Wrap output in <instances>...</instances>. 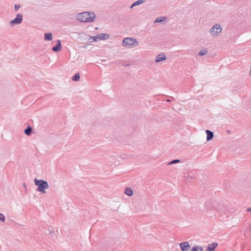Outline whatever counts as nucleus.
Masks as SVG:
<instances>
[{"label":"nucleus","instance_id":"1","mask_svg":"<svg viewBox=\"0 0 251 251\" xmlns=\"http://www.w3.org/2000/svg\"><path fill=\"white\" fill-rule=\"evenodd\" d=\"M76 19L82 23H92L94 22L96 15L93 12H83L77 14Z\"/></svg>","mask_w":251,"mask_h":251},{"label":"nucleus","instance_id":"2","mask_svg":"<svg viewBox=\"0 0 251 251\" xmlns=\"http://www.w3.org/2000/svg\"><path fill=\"white\" fill-rule=\"evenodd\" d=\"M122 46L126 48H133L139 45L137 40L133 37H126L122 41Z\"/></svg>","mask_w":251,"mask_h":251},{"label":"nucleus","instance_id":"3","mask_svg":"<svg viewBox=\"0 0 251 251\" xmlns=\"http://www.w3.org/2000/svg\"><path fill=\"white\" fill-rule=\"evenodd\" d=\"M34 181L35 184L38 186L36 190L38 192H41L42 194L45 193V190L48 189L49 187L48 182L43 179L39 180L37 178H35Z\"/></svg>","mask_w":251,"mask_h":251},{"label":"nucleus","instance_id":"4","mask_svg":"<svg viewBox=\"0 0 251 251\" xmlns=\"http://www.w3.org/2000/svg\"><path fill=\"white\" fill-rule=\"evenodd\" d=\"M223 27L219 24H215L209 30L211 36L214 38L220 36L222 32Z\"/></svg>","mask_w":251,"mask_h":251},{"label":"nucleus","instance_id":"5","mask_svg":"<svg viewBox=\"0 0 251 251\" xmlns=\"http://www.w3.org/2000/svg\"><path fill=\"white\" fill-rule=\"evenodd\" d=\"M110 37L108 34L106 33H100L97 34L94 36H90L89 41L90 42H98L100 40H105L108 39Z\"/></svg>","mask_w":251,"mask_h":251},{"label":"nucleus","instance_id":"6","mask_svg":"<svg viewBox=\"0 0 251 251\" xmlns=\"http://www.w3.org/2000/svg\"><path fill=\"white\" fill-rule=\"evenodd\" d=\"M212 205L214 209L219 212L225 213L226 212V206L222 203L214 202Z\"/></svg>","mask_w":251,"mask_h":251},{"label":"nucleus","instance_id":"7","mask_svg":"<svg viewBox=\"0 0 251 251\" xmlns=\"http://www.w3.org/2000/svg\"><path fill=\"white\" fill-rule=\"evenodd\" d=\"M23 17L22 14H18L14 20L10 21V25L13 26L14 25L20 24L23 21Z\"/></svg>","mask_w":251,"mask_h":251},{"label":"nucleus","instance_id":"8","mask_svg":"<svg viewBox=\"0 0 251 251\" xmlns=\"http://www.w3.org/2000/svg\"><path fill=\"white\" fill-rule=\"evenodd\" d=\"M179 246L182 251H189L191 249V246L187 241L180 243Z\"/></svg>","mask_w":251,"mask_h":251},{"label":"nucleus","instance_id":"9","mask_svg":"<svg viewBox=\"0 0 251 251\" xmlns=\"http://www.w3.org/2000/svg\"><path fill=\"white\" fill-rule=\"evenodd\" d=\"M166 59V56L165 54L161 53L157 55L155 58V62L158 63L160 61L165 60Z\"/></svg>","mask_w":251,"mask_h":251},{"label":"nucleus","instance_id":"10","mask_svg":"<svg viewBox=\"0 0 251 251\" xmlns=\"http://www.w3.org/2000/svg\"><path fill=\"white\" fill-rule=\"evenodd\" d=\"M62 48L61 42L60 40H57V44L55 46L52 48V50L55 52L59 51Z\"/></svg>","mask_w":251,"mask_h":251},{"label":"nucleus","instance_id":"11","mask_svg":"<svg viewBox=\"0 0 251 251\" xmlns=\"http://www.w3.org/2000/svg\"><path fill=\"white\" fill-rule=\"evenodd\" d=\"M218 246V244L216 243H212L210 244H209L207 248V251H213Z\"/></svg>","mask_w":251,"mask_h":251},{"label":"nucleus","instance_id":"12","mask_svg":"<svg viewBox=\"0 0 251 251\" xmlns=\"http://www.w3.org/2000/svg\"><path fill=\"white\" fill-rule=\"evenodd\" d=\"M206 133L207 135V137H206L207 141L211 140L213 137V136H214L213 133L211 131H210L209 130H206Z\"/></svg>","mask_w":251,"mask_h":251},{"label":"nucleus","instance_id":"13","mask_svg":"<svg viewBox=\"0 0 251 251\" xmlns=\"http://www.w3.org/2000/svg\"><path fill=\"white\" fill-rule=\"evenodd\" d=\"M45 41H51L52 40V34L51 33H46L44 35Z\"/></svg>","mask_w":251,"mask_h":251},{"label":"nucleus","instance_id":"14","mask_svg":"<svg viewBox=\"0 0 251 251\" xmlns=\"http://www.w3.org/2000/svg\"><path fill=\"white\" fill-rule=\"evenodd\" d=\"M125 193L128 196H131L133 195V192L130 188L126 187L125 190Z\"/></svg>","mask_w":251,"mask_h":251},{"label":"nucleus","instance_id":"15","mask_svg":"<svg viewBox=\"0 0 251 251\" xmlns=\"http://www.w3.org/2000/svg\"><path fill=\"white\" fill-rule=\"evenodd\" d=\"M191 251H203V249L202 246H195L192 248Z\"/></svg>","mask_w":251,"mask_h":251},{"label":"nucleus","instance_id":"16","mask_svg":"<svg viewBox=\"0 0 251 251\" xmlns=\"http://www.w3.org/2000/svg\"><path fill=\"white\" fill-rule=\"evenodd\" d=\"M146 0H138L134 2L130 6V8H132L133 7L141 4L143 3H144L145 1Z\"/></svg>","mask_w":251,"mask_h":251},{"label":"nucleus","instance_id":"17","mask_svg":"<svg viewBox=\"0 0 251 251\" xmlns=\"http://www.w3.org/2000/svg\"><path fill=\"white\" fill-rule=\"evenodd\" d=\"M32 129L31 127L28 126L24 130V133L26 135H30L32 133Z\"/></svg>","mask_w":251,"mask_h":251},{"label":"nucleus","instance_id":"18","mask_svg":"<svg viewBox=\"0 0 251 251\" xmlns=\"http://www.w3.org/2000/svg\"><path fill=\"white\" fill-rule=\"evenodd\" d=\"M251 232V224L247 226L245 230L244 234L245 236H247L248 234Z\"/></svg>","mask_w":251,"mask_h":251},{"label":"nucleus","instance_id":"19","mask_svg":"<svg viewBox=\"0 0 251 251\" xmlns=\"http://www.w3.org/2000/svg\"><path fill=\"white\" fill-rule=\"evenodd\" d=\"M72 80L74 81H78L80 80V74L78 73H76L72 77Z\"/></svg>","mask_w":251,"mask_h":251},{"label":"nucleus","instance_id":"20","mask_svg":"<svg viewBox=\"0 0 251 251\" xmlns=\"http://www.w3.org/2000/svg\"><path fill=\"white\" fill-rule=\"evenodd\" d=\"M165 17H157L156 20L154 21V23H161L164 21L166 20Z\"/></svg>","mask_w":251,"mask_h":251},{"label":"nucleus","instance_id":"21","mask_svg":"<svg viewBox=\"0 0 251 251\" xmlns=\"http://www.w3.org/2000/svg\"><path fill=\"white\" fill-rule=\"evenodd\" d=\"M208 52V50L206 49H202L200 50V51L199 52V54L200 56H203L204 55H206Z\"/></svg>","mask_w":251,"mask_h":251},{"label":"nucleus","instance_id":"22","mask_svg":"<svg viewBox=\"0 0 251 251\" xmlns=\"http://www.w3.org/2000/svg\"><path fill=\"white\" fill-rule=\"evenodd\" d=\"M180 162V160L179 159H175L172 160V161L168 163V165H172L176 163H179Z\"/></svg>","mask_w":251,"mask_h":251},{"label":"nucleus","instance_id":"23","mask_svg":"<svg viewBox=\"0 0 251 251\" xmlns=\"http://www.w3.org/2000/svg\"><path fill=\"white\" fill-rule=\"evenodd\" d=\"M0 221L3 223L5 222L4 216L1 213H0Z\"/></svg>","mask_w":251,"mask_h":251},{"label":"nucleus","instance_id":"24","mask_svg":"<svg viewBox=\"0 0 251 251\" xmlns=\"http://www.w3.org/2000/svg\"><path fill=\"white\" fill-rule=\"evenodd\" d=\"M21 7V5H19V4H15L14 5V9H15V10L16 11H17Z\"/></svg>","mask_w":251,"mask_h":251},{"label":"nucleus","instance_id":"25","mask_svg":"<svg viewBox=\"0 0 251 251\" xmlns=\"http://www.w3.org/2000/svg\"><path fill=\"white\" fill-rule=\"evenodd\" d=\"M247 211L248 212H251V207L247 208Z\"/></svg>","mask_w":251,"mask_h":251},{"label":"nucleus","instance_id":"26","mask_svg":"<svg viewBox=\"0 0 251 251\" xmlns=\"http://www.w3.org/2000/svg\"><path fill=\"white\" fill-rule=\"evenodd\" d=\"M24 187L26 188V185L25 183L23 184Z\"/></svg>","mask_w":251,"mask_h":251},{"label":"nucleus","instance_id":"27","mask_svg":"<svg viewBox=\"0 0 251 251\" xmlns=\"http://www.w3.org/2000/svg\"><path fill=\"white\" fill-rule=\"evenodd\" d=\"M167 101L169 102V101H170V100H167Z\"/></svg>","mask_w":251,"mask_h":251}]
</instances>
